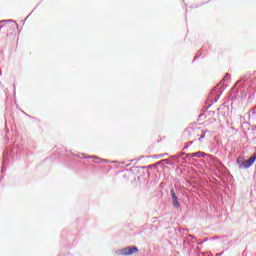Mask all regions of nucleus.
<instances>
[{"label":"nucleus","instance_id":"20e7f679","mask_svg":"<svg viewBox=\"0 0 256 256\" xmlns=\"http://www.w3.org/2000/svg\"><path fill=\"white\" fill-rule=\"evenodd\" d=\"M171 195H172V203L173 206L176 209H179V207H181V205L179 204V198L177 197V195L175 194V190H171Z\"/></svg>","mask_w":256,"mask_h":256},{"label":"nucleus","instance_id":"f03ea898","mask_svg":"<svg viewBox=\"0 0 256 256\" xmlns=\"http://www.w3.org/2000/svg\"><path fill=\"white\" fill-rule=\"evenodd\" d=\"M1 29H2L3 33H6V35H12L13 31H15V25H13L9 22H5L1 26Z\"/></svg>","mask_w":256,"mask_h":256},{"label":"nucleus","instance_id":"39448f33","mask_svg":"<svg viewBox=\"0 0 256 256\" xmlns=\"http://www.w3.org/2000/svg\"><path fill=\"white\" fill-rule=\"evenodd\" d=\"M189 155H190V157H197L198 159H200V157H205V153H203V152H195V153H191Z\"/></svg>","mask_w":256,"mask_h":256},{"label":"nucleus","instance_id":"f257e3e1","mask_svg":"<svg viewBox=\"0 0 256 256\" xmlns=\"http://www.w3.org/2000/svg\"><path fill=\"white\" fill-rule=\"evenodd\" d=\"M184 137L185 139H194V141L198 139V141H201V139H205V133L197 126V124H194L192 126H188L184 130Z\"/></svg>","mask_w":256,"mask_h":256},{"label":"nucleus","instance_id":"7ed1b4c3","mask_svg":"<svg viewBox=\"0 0 256 256\" xmlns=\"http://www.w3.org/2000/svg\"><path fill=\"white\" fill-rule=\"evenodd\" d=\"M138 251L139 249L137 248V246H130L120 250L122 255H134V253H138Z\"/></svg>","mask_w":256,"mask_h":256},{"label":"nucleus","instance_id":"423d86ee","mask_svg":"<svg viewBox=\"0 0 256 256\" xmlns=\"http://www.w3.org/2000/svg\"><path fill=\"white\" fill-rule=\"evenodd\" d=\"M90 158L93 159L94 163H104V161H105L104 159H101L97 156H90Z\"/></svg>","mask_w":256,"mask_h":256}]
</instances>
